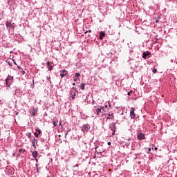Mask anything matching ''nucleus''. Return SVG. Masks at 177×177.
<instances>
[{
	"label": "nucleus",
	"mask_w": 177,
	"mask_h": 177,
	"mask_svg": "<svg viewBox=\"0 0 177 177\" xmlns=\"http://www.w3.org/2000/svg\"><path fill=\"white\" fill-rule=\"evenodd\" d=\"M130 117L131 118L135 119L136 114H135V108L131 107L130 111Z\"/></svg>",
	"instance_id": "7"
},
{
	"label": "nucleus",
	"mask_w": 177,
	"mask_h": 177,
	"mask_svg": "<svg viewBox=\"0 0 177 177\" xmlns=\"http://www.w3.org/2000/svg\"><path fill=\"white\" fill-rule=\"evenodd\" d=\"M109 116L113 117V118H114V116L113 115V113L109 114Z\"/></svg>",
	"instance_id": "29"
},
{
	"label": "nucleus",
	"mask_w": 177,
	"mask_h": 177,
	"mask_svg": "<svg viewBox=\"0 0 177 177\" xmlns=\"http://www.w3.org/2000/svg\"><path fill=\"white\" fill-rule=\"evenodd\" d=\"M12 79H13V77H10V76L9 77H8L7 79H6V84L7 86H8V88H9V86H10V84H9V80H12Z\"/></svg>",
	"instance_id": "12"
},
{
	"label": "nucleus",
	"mask_w": 177,
	"mask_h": 177,
	"mask_svg": "<svg viewBox=\"0 0 177 177\" xmlns=\"http://www.w3.org/2000/svg\"><path fill=\"white\" fill-rule=\"evenodd\" d=\"M155 150H158V148H157V147H155Z\"/></svg>",
	"instance_id": "38"
},
{
	"label": "nucleus",
	"mask_w": 177,
	"mask_h": 177,
	"mask_svg": "<svg viewBox=\"0 0 177 177\" xmlns=\"http://www.w3.org/2000/svg\"><path fill=\"white\" fill-rule=\"evenodd\" d=\"M80 89L84 91L85 89V83H83L80 85Z\"/></svg>",
	"instance_id": "17"
},
{
	"label": "nucleus",
	"mask_w": 177,
	"mask_h": 177,
	"mask_svg": "<svg viewBox=\"0 0 177 177\" xmlns=\"http://www.w3.org/2000/svg\"><path fill=\"white\" fill-rule=\"evenodd\" d=\"M72 89H74V87H73V88H72Z\"/></svg>",
	"instance_id": "42"
},
{
	"label": "nucleus",
	"mask_w": 177,
	"mask_h": 177,
	"mask_svg": "<svg viewBox=\"0 0 177 177\" xmlns=\"http://www.w3.org/2000/svg\"><path fill=\"white\" fill-rule=\"evenodd\" d=\"M104 109H103V107L102 106H98L95 109V113L97 115H103V111Z\"/></svg>",
	"instance_id": "2"
},
{
	"label": "nucleus",
	"mask_w": 177,
	"mask_h": 177,
	"mask_svg": "<svg viewBox=\"0 0 177 177\" xmlns=\"http://www.w3.org/2000/svg\"><path fill=\"white\" fill-rule=\"evenodd\" d=\"M47 177H50V176H47Z\"/></svg>",
	"instance_id": "41"
},
{
	"label": "nucleus",
	"mask_w": 177,
	"mask_h": 177,
	"mask_svg": "<svg viewBox=\"0 0 177 177\" xmlns=\"http://www.w3.org/2000/svg\"><path fill=\"white\" fill-rule=\"evenodd\" d=\"M75 96H76V94H75V93H73V95H72L71 98H72V99H75Z\"/></svg>",
	"instance_id": "23"
},
{
	"label": "nucleus",
	"mask_w": 177,
	"mask_h": 177,
	"mask_svg": "<svg viewBox=\"0 0 177 177\" xmlns=\"http://www.w3.org/2000/svg\"><path fill=\"white\" fill-rule=\"evenodd\" d=\"M148 151H151V148H149Z\"/></svg>",
	"instance_id": "35"
},
{
	"label": "nucleus",
	"mask_w": 177,
	"mask_h": 177,
	"mask_svg": "<svg viewBox=\"0 0 177 177\" xmlns=\"http://www.w3.org/2000/svg\"><path fill=\"white\" fill-rule=\"evenodd\" d=\"M75 77H77V78H78V77H81V75L80 74V73H75Z\"/></svg>",
	"instance_id": "20"
},
{
	"label": "nucleus",
	"mask_w": 177,
	"mask_h": 177,
	"mask_svg": "<svg viewBox=\"0 0 177 177\" xmlns=\"http://www.w3.org/2000/svg\"><path fill=\"white\" fill-rule=\"evenodd\" d=\"M50 67H53V66H50Z\"/></svg>",
	"instance_id": "40"
},
{
	"label": "nucleus",
	"mask_w": 177,
	"mask_h": 177,
	"mask_svg": "<svg viewBox=\"0 0 177 177\" xmlns=\"http://www.w3.org/2000/svg\"><path fill=\"white\" fill-rule=\"evenodd\" d=\"M131 93H133V91L131 90L129 92H128V95L131 96Z\"/></svg>",
	"instance_id": "21"
},
{
	"label": "nucleus",
	"mask_w": 177,
	"mask_h": 177,
	"mask_svg": "<svg viewBox=\"0 0 177 177\" xmlns=\"http://www.w3.org/2000/svg\"><path fill=\"white\" fill-rule=\"evenodd\" d=\"M152 73H153V74H156V73H157V68H153V70H152Z\"/></svg>",
	"instance_id": "19"
},
{
	"label": "nucleus",
	"mask_w": 177,
	"mask_h": 177,
	"mask_svg": "<svg viewBox=\"0 0 177 177\" xmlns=\"http://www.w3.org/2000/svg\"><path fill=\"white\" fill-rule=\"evenodd\" d=\"M35 136L36 138H38V136H39V134L38 133H35Z\"/></svg>",
	"instance_id": "25"
},
{
	"label": "nucleus",
	"mask_w": 177,
	"mask_h": 177,
	"mask_svg": "<svg viewBox=\"0 0 177 177\" xmlns=\"http://www.w3.org/2000/svg\"><path fill=\"white\" fill-rule=\"evenodd\" d=\"M74 81H75V82H77V78H74Z\"/></svg>",
	"instance_id": "34"
},
{
	"label": "nucleus",
	"mask_w": 177,
	"mask_h": 177,
	"mask_svg": "<svg viewBox=\"0 0 177 177\" xmlns=\"http://www.w3.org/2000/svg\"><path fill=\"white\" fill-rule=\"evenodd\" d=\"M21 151H24V149H19V152L21 153Z\"/></svg>",
	"instance_id": "33"
},
{
	"label": "nucleus",
	"mask_w": 177,
	"mask_h": 177,
	"mask_svg": "<svg viewBox=\"0 0 177 177\" xmlns=\"http://www.w3.org/2000/svg\"><path fill=\"white\" fill-rule=\"evenodd\" d=\"M91 129V126L89 124H84L82 127V132H88Z\"/></svg>",
	"instance_id": "5"
},
{
	"label": "nucleus",
	"mask_w": 177,
	"mask_h": 177,
	"mask_svg": "<svg viewBox=\"0 0 177 177\" xmlns=\"http://www.w3.org/2000/svg\"><path fill=\"white\" fill-rule=\"evenodd\" d=\"M61 78H64V77H68V72L66 70L60 71Z\"/></svg>",
	"instance_id": "3"
},
{
	"label": "nucleus",
	"mask_w": 177,
	"mask_h": 177,
	"mask_svg": "<svg viewBox=\"0 0 177 177\" xmlns=\"http://www.w3.org/2000/svg\"><path fill=\"white\" fill-rule=\"evenodd\" d=\"M14 38L15 41H17V42H20L23 41V37L20 34L15 35Z\"/></svg>",
	"instance_id": "6"
},
{
	"label": "nucleus",
	"mask_w": 177,
	"mask_h": 177,
	"mask_svg": "<svg viewBox=\"0 0 177 177\" xmlns=\"http://www.w3.org/2000/svg\"><path fill=\"white\" fill-rule=\"evenodd\" d=\"M104 37H106V33L104 31H100L99 39L102 40L103 38H104Z\"/></svg>",
	"instance_id": "10"
},
{
	"label": "nucleus",
	"mask_w": 177,
	"mask_h": 177,
	"mask_svg": "<svg viewBox=\"0 0 177 177\" xmlns=\"http://www.w3.org/2000/svg\"><path fill=\"white\" fill-rule=\"evenodd\" d=\"M150 55H151V53L150 51H146L142 53V58L147 59V57L150 56Z\"/></svg>",
	"instance_id": "9"
},
{
	"label": "nucleus",
	"mask_w": 177,
	"mask_h": 177,
	"mask_svg": "<svg viewBox=\"0 0 177 177\" xmlns=\"http://www.w3.org/2000/svg\"><path fill=\"white\" fill-rule=\"evenodd\" d=\"M46 64H47L48 67H49V66H50V62L48 61L46 62Z\"/></svg>",
	"instance_id": "26"
},
{
	"label": "nucleus",
	"mask_w": 177,
	"mask_h": 177,
	"mask_svg": "<svg viewBox=\"0 0 177 177\" xmlns=\"http://www.w3.org/2000/svg\"><path fill=\"white\" fill-rule=\"evenodd\" d=\"M10 2H13V0H8V3H10Z\"/></svg>",
	"instance_id": "30"
},
{
	"label": "nucleus",
	"mask_w": 177,
	"mask_h": 177,
	"mask_svg": "<svg viewBox=\"0 0 177 177\" xmlns=\"http://www.w3.org/2000/svg\"><path fill=\"white\" fill-rule=\"evenodd\" d=\"M38 156V151H34L33 152H32V157H33V158H37V156Z\"/></svg>",
	"instance_id": "15"
},
{
	"label": "nucleus",
	"mask_w": 177,
	"mask_h": 177,
	"mask_svg": "<svg viewBox=\"0 0 177 177\" xmlns=\"http://www.w3.org/2000/svg\"><path fill=\"white\" fill-rule=\"evenodd\" d=\"M32 146L35 149L37 147H36V145L37 143H38V140H37V139L34 138L32 140Z\"/></svg>",
	"instance_id": "14"
},
{
	"label": "nucleus",
	"mask_w": 177,
	"mask_h": 177,
	"mask_svg": "<svg viewBox=\"0 0 177 177\" xmlns=\"http://www.w3.org/2000/svg\"><path fill=\"white\" fill-rule=\"evenodd\" d=\"M108 146H111V142H108Z\"/></svg>",
	"instance_id": "31"
},
{
	"label": "nucleus",
	"mask_w": 177,
	"mask_h": 177,
	"mask_svg": "<svg viewBox=\"0 0 177 177\" xmlns=\"http://www.w3.org/2000/svg\"><path fill=\"white\" fill-rule=\"evenodd\" d=\"M19 69V73H20V74H21V75H24V74H26V71L23 70V68H18Z\"/></svg>",
	"instance_id": "13"
},
{
	"label": "nucleus",
	"mask_w": 177,
	"mask_h": 177,
	"mask_svg": "<svg viewBox=\"0 0 177 177\" xmlns=\"http://www.w3.org/2000/svg\"><path fill=\"white\" fill-rule=\"evenodd\" d=\"M8 63L9 66H12V63H14L15 64H16V62L13 59H11L10 61H8Z\"/></svg>",
	"instance_id": "16"
},
{
	"label": "nucleus",
	"mask_w": 177,
	"mask_h": 177,
	"mask_svg": "<svg viewBox=\"0 0 177 177\" xmlns=\"http://www.w3.org/2000/svg\"><path fill=\"white\" fill-rule=\"evenodd\" d=\"M110 117H111V116L107 117V120L110 119V118H111Z\"/></svg>",
	"instance_id": "37"
},
{
	"label": "nucleus",
	"mask_w": 177,
	"mask_h": 177,
	"mask_svg": "<svg viewBox=\"0 0 177 177\" xmlns=\"http://www.w3.org/2000/svg\"><path fill=\"white\" fill-rule=\"evenodd\" d=\"M160 21H158V19H156L155 20V23H159Z\"/></svg>",
	"instance_id": "32"
},
{
	"label": "nucleus",
	"mask_w": 177,
	"mask_h": 177,
	"mask_svg": "<svg viewBox=\"0 0 177 177\" xmlns=\"http://www.w3.org/2000/svg\"><path fill=\"white\" fill-rule=\"evenodd\" d=\"M36 131L38 132V134H39V135H41V130H39V129H36Z\"/></svg>",
	"instance_id": "24"
},
{
	"label": "nucleus",
	"mask_w": 177,
	"mask_h": 177,
	"mask_svg": "<svg viewBox=\"0 0 177 177\" xmlns=\"http://www.w3.org/2000/svg\"><path fill=\"white\" fill-rule=\"evenodd\" d=\"M35 160H36V162H38V159L37 158H35Z\"/></svg>",
	"instance_id": "36"
},
{
	"label": "nucleus",
	"mask_w": 177,
	"mask_h": 177,
	"mask_svg": "<svg viewBox=\"0 0 177 177\" xmlns=\"http://www.w3.org/2000/svg\"><path fill=\"white\" fill-rule=\"evenodd\" d=\"M53 125L54 127H56L57 125V123H56V122H53Z\"/></svg>",
	"instance_id": "28"
},
{
	"label": "nucleus",
	"mask_w": 177,
	"mask_h": 177,
	"mask_svg": "<svg viewBox=\"0 0 177 177\" xmlns=\"http://www.w3.org/2000/svg\"><path fill=\"white\" fill-rule=\"evenodd\" d=\"M107 56H108L109 57H113V53H111V52L108 53H107Z\"/></svg>",
	"instance_id": "18"
},
{
	"label": "nucleus",
	"mask_w": 177,
	"mask_h": 177,
	"mask_svg": "<svg viewBox=\"0 0 177 177\" xmlns=\"http://www.w3.org/2000/svg\"><path fill=\"white\" fill-rule=\"evenodd\" d=\"M138 139L139 140H143V139H145V134H143L142 133H138Z\"/></svg>",
	"instance_id": "11"
},
{
	"label": "nucleus",
	"mask_w": 177,
	"mask_h": 177,
	"mask_svg": "<svg viewBox=\"0 0 177 177\" xmlns=\"http://www.w3.org/2000/svg\"><path fill=\"white\" fill-rule=\"evenodd\" d=\"M110 129L112 130V136L115 135V129H117V127L115 126V123L111 124Z\"/></svg>",
	"instance_id": "4"
},
{
	"label": "nucleus",
	"mask_w": 177,
	"mask_h": 177,
	"mask_svg": "<svg viewBox=\"0 0 177 177\" xmlns=\"http://www.w3.org/2000/svg\"><path fill=\"white\" fill-rule=\"evenodd\" d=\"M6 26L8 31H10V30H15V27H16L15 23L12 24V22L9 21H6Z\"/></svg>",
	"instance_id": "1"
},
{
	"label": "nucleus",
	"mask_w": 177,
	"mask_h": 177,
	"mask_svg": "<svg viewBox=\"0 0 177 177\" xmlns=\"http://www.w3.org/2000/svg\"><path fill=\"white\" fill-rule=\"evenodd\" d=\"M48 70H49V71H52V70H53V67H50V68H48Z\"/></svg>",
	"instance_id": "27"
},
{
	"label": "nucleus",
	"mask_w": 177,
	"mask_h": 177,
	"mask_svg": "<svg viewBox=\"0 0 177 177\" xmlns=\"http://www.w3.org/2000/svg\"><path fill=\"white\" fill-rule=\"evenodd\" d=\"M88 32L91 33V32H92V30H88L84 32V34H88Z\"/></svg>",
	"instance_id": "22"
},
{
	"label": "nucleus",
	"mask_w": 177,
	"mask_h": 177,
	"mask_svg": "<svg viewBox=\"0 0 177 177\" xmlns=\"http://www.w3.org/2000/svg\"><path fill=\"white\" fill-rule=\"evenodd\" d=\"M73 85H75V83H73Z\"/></svg>",
	"instance_id": "39"
},
{
	"label": "nucleus",
	"mask_w": 177,
	"mask_h": 177,
	"mask_svg": "<svg viewBox=\"0 0 177 177\" xmlns=\"http://www.w3.org/2000/svg\"><path fill=\"white\" fill-rule=\"evenodd\" d=\"M38 112V109L32 108L30 110V114H32V115H33V117H35V115H37V113Z\"/></svg>",
	"instance_id": "8"
}]
</instances>
